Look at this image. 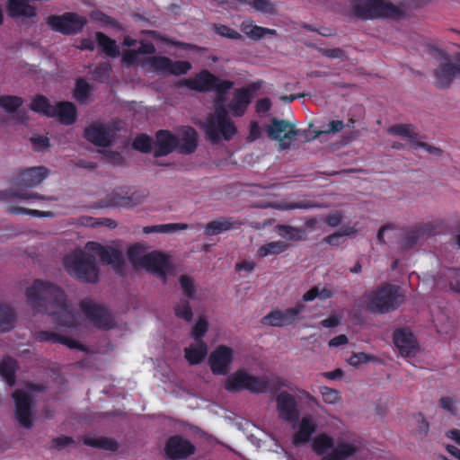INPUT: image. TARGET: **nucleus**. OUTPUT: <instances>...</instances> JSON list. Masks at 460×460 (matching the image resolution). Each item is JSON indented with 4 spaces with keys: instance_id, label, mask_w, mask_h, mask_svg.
<instances>
[{
    "instance_id": "obj_1",
    "label": "nucleus",
    "mask_w": 460,
    "mask_h": 460,
    "mask_svg": "<svg viewBox=\"0 0 460 460\" xmlns=\"http://www.w3.org/2000/svg\"><path fill=\"white\" fill-rule=\"evenodd\" d=\"M28 305L38 313H47L55 323L75 327L76 318L68 305L65 291L49 281L35 279L25 291Z\"/></svg>"
},
{
    "instance_id": "obj_2",
    "label": "nucleus",
    "mask_w": 460,
    "mask_h": 460,
    "mask_svg": "<svg viewBox=\"0 0 460 460\" xmlns=\"http://www.w3.org/2000/svg\"><path fill=\"white\" fill-rule=\"evenodd\" d=\"M63 264L66 272L81 282L95 284L99 281L100 270L93 254L75 250L64 258Z\"/></svg>"
},
{
    "instance_id": "obj_3",
    "label": "nucleus",
    "mask_w": 460,
    "mask_h": 460,
    "mask_svg": "<svg viewBox=\"0 0 460 460\" xmlns=\"http://www.w3.org/2000/svg\"><path fill=\"white\" fill-rule=\"evenodd\" d=\"M234 82L221 79L208 69L201 70L193 78H184L178 83V86H185L198 93L216 92V104L225 103L226 93L234 87Z\"/></svg>"
},
{
    "instance_id": "obj_4",
    "label": "nucleus",
    "mask_w": 460,
    "mask_h": 460,
    "mask_svg": "<svg viewBox=\"0 0 460 460\" xmlns=\"http://www.w3.org/2000/svg\"><path fill=\"white\" fill-rule=\"evenodd\" d=\"M352 13L355 17L362 20L376 18L398 20L404 16L402 9L385 0H356L352 5Z\"/></svg>"
},
{
    "instance_id": "obj_5",
    "label": "nucleus",
    "mask_w": 460,
    "mask_h": 460,
    "mask_svg": "<svg viewBox=\"0 0 460 460\" xmlns=\"http://www.w3.org/2000/svg\"><path fill=\"white\" fill-rule=\"evenodd\" d=\"M216 105L214 114L208 118L206 124L207 137L213 144L218 143L221 137L228 141L237 132V128L230 119L224 103Z\"/></svg>"
},
{
    "instance_id": "obj_6",
    "label": "nucleus",
    "mask_w": 460,
    "mask_h": 460,
    "mask_svg": "<svg viewBox=\"0 0 460 460\" xmlns=\"http://www.w3.org/2000/svg\"><path fill=\"white\" fill-rule=\"evenodd\" d=\"M404 297L401 287L386 283L373 292L368 308L374 313L385 314L397 309Z\"/></svg>"
},
{
    "instance_id": "obj_7",
    "label": "nucleus",
    "mask_w": 460,
    "mask_h": 460,
    "mask_svg": "<svg viewBox=\"0 0 460 460\" xmlns=\"http://www.w3.org/2000/svg\"><path fill=\"white\" fill-rule=\"evenodd\" d=\"M47 24L53 31L70 36L81 33L87 24V19L77 13L66 12L60 15H49Z\"/></svg>"
},
{
    "instance_id": "obj_8",
    "label": "nucleus",
    "mask_w": 460,
    "mask_h": 460,
    "mask_svg": "<svg viewBox=\"0 0 460 460\" xmlns=\"http://www.w3.org/2000/svg\"><path fill=\"white\" fill-rule=\"evenodd\" d=\"M79 306L85 317L97 329L111 330L114 328V318L110 310L104 305L85 299L80 302Z\"/></svg>"
},
{
    "instance_id": "obj_9",
    "label": "nucleus",
    "mask_w": 460,
    "mask_h": 460,
    "mask_svg": "<svg viewBox=\"0 0 460 460\" xmlns=\"http://www.w3.org/2000/svg\"><path fill=\"white\" fill-rule=\"evenodd\" d=\"M267 129L268 137L272 140H279V148L286 150L290 147L298 135V130L288 120L272 118Z\"/></svg>"
},
{
    "instance_id": "obj_10",
    "label": "nucleus",
    "mask_w": 460,
    "mask_h": 460,
    "mask_svg": "<svg viewBox=\"0 0 460 460\" xmlns=\"http://www.w3.org/2000/svg\"><path fill=\"white\" fill-rule=\"evenodd\" d=\"M118 130L114 124L94 122L85 128L84 137L96 146L108 147L112 145Z\"/></svg>"
},
{
    "instance_id": "obj_11",
    "label": "nucleus",
    "mask_w": 460,
    "mask_h": 460,
    "mask_svg": "<svg viewBox=\"0 0 460 460\" xmlns=\"http://www.w3.org/2000/svg\"><path fill=\"white\" fill-rule=\"evenodd\" d=\"M85 248L97 255L102 264L111 265L117 272L123 270L125 259L120 250L113 246L102 245L97 242H88Z\"/></svg>"
},
{
    "instance_id": "obj_12",
    "label": "nucleus",
    "mask_w": 460,
    "mask_h": 460,
    "mask_svg": "<svg viewBox=\"0 0 460 460\" xmlns=\"http://www.w3.org/2000/svg\"><path fill=\"white\" fill-rule=\"evenodd\" d=\"M146 62L155 73H168L176 76L186 75L192 68L189 61L172 60L163 56L149 57Z\"/></svg>"
},
{
    "instance_id": "obj_13",
    "label": "nucleus",
    "mask_w": 460,
    "mask_h": 460,
    "mask_svg": "<svg viewBox=\"0 0 460 460\" xmlns=\"http://www.w3.org/2000/svg\"><path fill=\"white\" fill-rule=\"evenodd\" d=\"M14 401V412L19 425L25 429H31L33 425L31 396L22 389H17L12 395Z\"/></svg>"
},
{
    "instance_id": "obj_14",
    "label": "nucleus",
    "mask_w": 460,
    "mask_h": 460,
    "mask_svg": "<svg viewBox=\"0 0 460 460\" xmlns=\"http://www.w3.org/2000/svg\"><path fill=\"white\" fill-rule=\"evenodd\" d=\"M305 308L303 303H297L294 307L286 310H272L262 317L261 323L273 327L292 325L299 320V314Z\"/></svg>"
},
{
    "instance_id": "obj_15",
    "label": "nucleus",
    "mask_w": 460,
    "mask_h": 460,
    "mask_svg": "<svg viewBox=\"0 0 460 460\" xmlns=\"http://www.w3.org/2000/svg\"><path fill=\"white\" fill-rule=\"evenodd\" d=\"M49 174L50 171L45 166L29 167L18 170L11 181L17 188H34L39 186Z\"/></svg>"
},
{
    "instance_id": "obj_16",
    "label": "nucleus",
    "mask_w": 460,
    "mask_h": 460,
    "mask_svg": "<svg viewBox=\"0 0 460 460\" xmlns=\"http://www.w3.org/2000/svg\"><path fill=\"white\" fill-rule=\"evenodd\" d=\"M276 408L279 418L283 421L296 424L300 419V409L296 397L287 391L277 394Z\"/></svg>"
},
{
    "instance_id": "obj_17",
    "label": "nucleus",
    "mask_w": 460,
    "mask_h": 460,
    "mask_svg": "<svg viewBox=\"0 0 460 460\" xmlns=\"http://www.w3.org/2000/svg\"><path fill=\"white\" fill-rule=\"evenodd\" d=\"M164 452L172 460L186 459L195 454V446L188 439L179 435L170 437L164 447Z\"/></svg>"
},
{
    "instance_id": "obj_18",
    "label": "nucleus",
    "mask_w": 460,
    "mask_h": 460,
    "mask_svg": "<svg viewBox=\"0 0 460 460\" xmlns=\"http://www.w3.org/2000/svg\"><path fill=\"white\" fill-rule=\"evenodd\" d=\"M233 349L227 346L220 345L208 358V365L213 374L226 375L233 361Z\"/></svg>"
},
{
    "instance_id": "obj_19",
    "label": "nucleus",
    "mask_w": 460,
    "mask_h": 460,
    "mask_svg": "<svg viewBox=\"0 0 460 460\" xmlns=\"http://www.w3.org/2000/svg\"><path fill=\"white\" fill-rule=\"evenodd\" d=\"M393 340L402 357H414L419 350L418 341L409 329H396Z\"/></svg>"
},
{
    "instance_id": "obj_20",
    "label": "nucleus",
    "mask_w": 460,
    "mask_h": 460,
    "mask_svg": "<svg viewBox=\"0 0 460 460\" xmlns=\"http://www.w3.org/2000/svg\"><path fill=\"white\" fill-rule=\"evenodd\" d=\"M140 266L165 279L170 264L167 256L159 252H153L142 258Z\"/></svg>"
},
{
    "instance_id": "obj_21",
    "label": "nucleus",
    "mask_w": 460,
    "mask_h": 460,
    "mask_svg": "<svg viewBox=\"0 0 460 460\" xmlns=\"http://www.w3.org/2000/svg\"><path fill=\"white\" fill-rule=\"evenodd\" d=\"M179 137L169 130L160 129L155 135L154 156L158 158L172 154L177 150Z\"/></svg>"
},
{
    "instance_id": "obj_22",
    "label": "nucleus",
    "mask_w": 460,
    "mask_h": 460,
    "mask_svg": "<svg viewBox=\"0 0 460 460\" xmlns=\"http://www.w3.org/2000/svg\"><path fill=\"white\" fill-rule=\"evenodd\" d=\"M456 74H460V55L456 64L444 62L434 72L435 85L439 89L448 88Z\"/></svg>"
},
{
    "instance_id": "obj_23",
    "label": "nucleus",
    "mask_w": 460,
    "mask_h": 460,
    "mask_svg": "<svg viewBox=\"0 0 460 460\" xmlns=\"http://www.w3.org/2000/svg\"><path fill=\"white\" fill-rule=\"evenodd\" d=\"M242 225V221L238 218L222 217L217 220L208 222L204 227V234L208 236L217 235L226 231L237 229Z\"/></svg>"
},
{
    "instance_id": "obj_24",
    "label": "nucleus",
    "mask_w": 460,
    "mask_h": 460,
    "mask_svg": "<svg viewBox=\"0 0 460 460\" xmlns=\"http://www.w3.org/2000/svg\"><path fill=\"white\" fill-rule=\"evenodd\" d=\"M252 100L247 94L246 89L237 88L234 90L233 98L226 108L234 117H243L249 105L252 103Z\"/></svg>"
},
{
    "instance_id": "obj_25",
    "label": "nucleus",
    "mask_w": 460,
    "mask_h": 460,
    "mask_svg": "<svg viewBox=\"0 0 460 460\" xmlns=\"http://www.w3.org/2000/svg\"><path fill=\"white\" fill-rule=\"evenodd\" d=\"M316 429L317 425L313 417L311 415L304 416L299 421L297 431L293 435V444L300 446L308 443Z\"/></svg>"
},
{
    "instance_id": "obj_26",
    "label": "nucleus",
    "mask_w": 460,
    "mask_h": 460,
    "mask_svg": "<svg viewBox=\"0 0 460 460\" xmlns=\"http://www.w3.org/2000/svg\"><path fill=\"white\" fill-rule=\"evenodd\" d=\"M35 340L39 342L50 341L52 343H60L66 345L69 349H77L82 351L85 350L84 346L77 341L50 331L37 332L35 333Z\"/></svg>"
},
{
    "instance_id": "obj_27",
    "label": "nucleus",
    "mask_w": 460,
    "mask_h": 460,
    "mask_svg": "<svg viewBox=\"0 0 460 460\" xmlns=\"http://www.w3.org/2000/svg\"><path fill=\"white\" fill-rule=\"evenodd\" d=\"M198 147V133L192 127L183 128L181 136L179 137L177 150L182 155L193 154Z\"/></svg>"
},
{
    "instance_id": "obj_28",
    "label": "nucleus",
    "mask_w": 460,
    "mask_h": 460,
    "mask_svg": "<svg viewBox=\"0 0 460 460\" xmlns=\"http://www.w3.org/2000/svg\"><path fill=\"white\" fill-rule=\"evenodd\" d=\"M55 117L58 120L66 126L73 125L77 119V110L71 102H59L55 106Z\"/></svg>"
},
{
    "instance_id": "obj_29",
    "label": "nucleus",
    "mask_w": 460,
    "mask_h": 460,
    "mask_svg": "<svg viewBox=\"0 0 460 460\" xmlns=\"http://www.w3.org/2000/svg\"><path fill=\"white\" fill-rule=\"evenodd\" d=\"M7 13L12 18L36 16V8L28 0H7Z\"/></svg>"
},
{
    "instance_id": "obj_30",
    "label": "nucleus",
    "mask_w": 460,
    "mask_h": 460,
    "mask_svg": "<svg viewBox=\"0 0 460 460\" xmlns=\"http://www.w3.org/2000/svg\"><path fill=\"white\" fill-rule=\"evenodd\" d=\"M241 31L249 39L259 40L267 35L277 36L278 32L274 29L261 27L252 23L251 20H245L241 23Z\"/></svg>"
},
{
    "instance_id": "obj_31",
    "label": "nucleus",
    "mask_w": 460,
    "mask_h": 460,
    "mask_svg": "<svg viewBox=\"0 0 460 460\" xmlns=\"http://www.w3.org/2000/svg\"><path fill=\"white\" fill-rule=\"evenodd\" d=\"M249 374L245 370H237L229 376L225 383V388L228 392L236 393L246 390Z\"/></svg>"
},
{
    "instance_id": "obj_32",
    "label": "nucleus",
    "mask_w": 460,
    "mask_h": 460,
    "mask_svg": "<svg viewBox=\"0 0 460 460\" xmlns=\"http://www.w3.org/2000/svg\"><path fill=\"white\" fill-rule=\"evenodd\" d=\"M17 368V361L11 357H6L0 362V376L7 385L13 386L15 385V373Z\"/></svg>"
},
{
    "instance_id": "obj_33",
    "label": "nucleus",
    "mask_w": 460,
    "mask_h": 460,
    "mask_svg": "<svg viewBox=\"0 0 460 460\" xmlns=\"http://www.w3.org/2000/svg\"><path fill=\"white\" fill-rule=\"evenodd\" d=\"M356 452V446L347 442H341L333 447L331 453L322 457L321 460H344L355 455Z\"/></svg>"
},
{
    "instance_id": "obj_34",
    "label": "nucleus",
    "mask_w": 460,
    "mask_h": 460,
    "mask_svg": "<svg viewBox=\"0 0 460 460\" xmlns=\"http://www.w3.org/2000/svg\"><path fill=\"white\" fill-rule=\"evenodd\" d=\"M93 91V86L85 78H77L73 90V98L79 103H86Z\"/></svg>"
},
{
    "instance_id": "obj_35",
    "label": "nucleus",
    "mask_w": 460,
    "mask_h": 460,
    "mask_svg": "<svg viewBox=\"0 0 460 460\" xmlns=\"http://www.w3.org/2000/svg\"><path fill=\"white\" fill-rule=\"evenodd\" d=\"M30 108L34 112L43 114L48 118L55 117V106L42 94H38L32 99Z\"/></svg>"
},
{
    "instance_id": "obj_36",
    "label": "nucleus",
    "mask_w": 460,
    "mask_h": 460,
    "mask_svg": "<svg viewBox=\"0 0 460 460\" xmlns=\"http://www.w3.org/2000/svg\"><path fill=\"white\" fill-rule=\"evenodd\" d=\"M95 39L98 46L107 56L112 58L119 56V49L115 40L111 39L102 31L95 33Z\"/></svg>"
},
{
    "instance_id": "obj_37",
    "label": "nucleus",
    "mask_w": 460,
    "mask_h": 460,
    "mask_svg": "<svg viewBox=\"0 0 460 460\" xmlns=\"http://www.w3.org/2000/svg\"><path fill=\"white\" fill-rule=\"evenodd\" d=\"M83 442L86 446L111 452L117 451L119 447L116 440L106 437L92 438L85 436L83 438Z\"/></svg>"
},
{
    "instance_id": "obj_38",
    "label": "nucleus",
    "mask_w": 460,
    "mask_h": 460,
    "mask_svg": "<svg viewBox=\"0 0 460 460\" xmlns=\"http://www.w3.org/2000/svg\"><path fill=\"white\" fill-rule=\"evenodd\" d=\"M207 354L208 346L203 341L197 342L196 346L185 349V358L190 365L199 364L206 358Z\"/></svg>"
},
{
    "instance_id": "obj_39",
    "label": "nucleus",
    "mask_w": 460,
    "mask_h": 460,
    "mask_svg": "<svg viewBox=\"0 0 460 460\" xmlns=\"http://www.w3.org/2000/svg\"><path fill=\"white\" fill-rule=\"evenodd\" d=\"M145 33L149 35L150 37H152L153 40H160L165 44L174 46L175 48H178V49H181L183 50H195V51L199 50V47L195 44L186 43V42L179 41L174 39H171L165 35H162L161 33H159L156 31H145Z\"/></svg>"
},
{
    "instance_id": "obj_40",
    "label": "nucleus",
    "mask_w": 460,
    "mask_h": 460,
    "mask_svg": "<svg viewBox=\"0 0 460 460\" xmlns=\"http://www.w3.org/2000/svg\"><path fill=\"white\" fill-rule=\"evenodd\" d=\"M333 438L326 433L317 435L313 440L312 445L313 451L317 456H322L323 457L327 455L328 450L333 449Z\"/></svg>"
},
{
    "instance_id": "obj_41",
    "label": "nucleus",
    "mask_w": 460,
    "mask_h": 460,
    "mask_svg": "<svg viewBox=\"0 0 460 460\" xmlns=\"http://www.w3.org/2000/svg\"><path fill=\"white\" fill-rule=\"evenodd\" d=\"M10 198H17L22 200H31V199H37V200H53V198L46 197L44 195H40L36 192L32 191H27V190H10L8 191H3L0 192V199H7Z\"/></svg>"
},
{
    "instance_id": "obj_42",
    "label": "nucleus",
    "mask_w": 460,
    "mask_h": 460,
    "mask_svg": "<svg viewBox=\"0 0 460 460\" xmlns=\"http://www.w3.org/2000/svg\"><path fill=\"white\" fill-rule=\"evenodd\" d=\"M425 227L423 226H416L409 229L402 237V247L403 250H410L413 248L419 242V240L425 234Z\"/></svg>"
},
{
    "instance_id": "obj_43",
    "label": "nucleus",
    "mask_w": 460,
    "mask_h": 460,
    "mask_svg": "<svg viewBox=\"0 0 460 460\" xmlns=\"http://www.w3.org/2000/svg\"><path fill=\"white\" fill-rule=\"evenodd\" d=\"M276 228L280 236L286 237L289 241H304L306 239V233L303 228L288 225H278Z\"/></svg>"
},
{
    "instance_id": "obj_44",
    "label": "nucleus",
    "mask_w": 460,
    "mask_h": 460,
    "mask_svg": "<svg viewBox=\"0 0 460 460\" xmlns=\"http://www.w3.org/2000/svg\"><path fill=\"white\" fill-rule=\"evenodd\" d=\"M270 379L266 376H248L246 391L252 394H263L269 391Z\"/></svg>"
},
{
    "instance_id": "obj_45",
    "label": "nucleus",
    "mask_w": 460,
    "mask_h": 460,
    "mask_svg": "<svg viewBox=\"0 0 460 460\" xmlns=\"http://www.w3.org/2000/svg\"><path fill=\"white\" fill-rule=\"evenodd\" d=\"M288 248V244L284 241L270 242L261 246L257 251V254L261 258L269 255H279L285 252Z\"/></svg>"
},
{
    "instance_id": "obj_46",
    "label": "nucleus",
    "mask_w": 460,
    "mask_h": 460,
    "mask_svg": "<svg viewBox=\"0 0 460 460\" xmlns=\"http://www.w3.org/2000/svg\"><path fill=\"white\" fill-rule=\"evenodd\" d=\"M16 315L14 311L6 305L0 304V332L11 331L15 323Z\"/></svg>"
},
{
    "instance_id": "obj_47",
    "label": "nucleus",
    "mask_w": 460,
    "mask_h": 460,
    "mask_svg": "<svg viewBox=\"0 0 460 460\" xmlns=\"http://www.w3.org/2000/svg\"><path fill=\"white\" fill-rule=\"evenodd\" d=\"M189 228V226L184 223H170V224H163V225H155V226H148L143 228V233L146 234L152 233H172L179 230H186Z\"/></svg>"
},
{
    "instance_id": "obj_48",
    "label": "nucleus",
    "mask_w": 460,
    "mask_h": 460,
    "mask_svg": "<svg viewBox=\"0 0 460 460\" xmlns=\"http://www.w3.org/2000/svg\"><path fill=\"white\" fill-rule=\"evenodd\" d=\"M389 132L393 135L408 137L411 143L415 146V142H418V133L412 125L410 124H397L389 128Z\"/></svg>"
},
{
    "instance_id": "obj_49",
    "label": "nucleus",
    "mask_w": 460,
    "mask_h": 460,
    "mask_svg": "<svg viewBox=\"0 0 460 460\" xmlns=\"http://www.w3.org/2000/svg\"><path fill=\"white\" fill-rule=\"evenodd\" d=\"M23 104V99L14 95L0 96V107L7 113H14Z\"/></svg>"
},
{
    "instance_id": "obj_50",
    "label": "nucleus",
    "mask_w": 460,
    "mask_h": 460,
    "mask_svg": "<svg viewBox=\"0 0 460 460\" xmlns=\"http://www.w3.org/2000/svg\"><path fill=\"white\" fill-rule=\"evenodd\" d=\"M237 2L251 5L254 10L268 13L274 14L276 13V9L274 4L270 0H236Z\"/></svg>"
},
{
    "instance_id": "obj_51",
    "label": "nucleus",
    "mask_w": 460,
    "mask_h": 460,
    "mask_svg": "<svg viewBox=\"0 0 460 460\" xmlns=\"http://www.w3.org/2000/svg\"><path fill=\"white\" fill-rule=\"evenodd\" d=\"M174 314L176 317L182 319L186 322H191L193 313L190 302L186 298H181L179 303L174 306Z\"/></svg>"
},
{
    "instance_id": "obj_52",
    "label": "nucleus",
    "mask_w": 460,
    "mask_h": 460,
    "mask_svg": "<svg viewBox=\"0 0 460 460\" xmlns=\"http://www.w3.org/2000/svg\"><path fill=\"white\" fill-rule=\"evenodd\" d=\"M152 138L146 134H140L136 137L132 143V147L141 153H150L152 151Z\"/></svg>"
},
{
    "instance_id": "obj_53",
    "label": "nucleus",
    "mask_w": 460,
    "mask_h": 460,
    "mask_svg": "<svg viewBox=\"0 0 460 460\" xmlns=\"http://www.w3.org/2000/svg\"><path fill=\"white\" fill-rule=\"evenodd\" d=\"M179 283L185 296L190 299L196 297V285L191 277L181 275L179 279Z\"/></svg>"
},
{
    "instance_id": "obj_54",
    "label": "nucleus",
    "mask_w": 460,
    "mask_h": 460,
    "mask_svg": "<svg viewBox=\"0 0 460 460\" xmlns=\"http://www.w3.org/2000/svg\"><path fill=\"white\" fill-rule=\"evenodd\" d=\"M91 17L94 20V21H97L104 25H107V26H110V27H112L116 30H121L122 29V26L121 24L116 20L114 19L113 17L104 13L103 12H101V11H96V12H93L92 14H91Z\"/></svg>"
},
{
    "instance_id": "obj_55",
    "label": "nucleus",
    "mask_w": 460,
    "mask_h": 460,
    "mask_svg": "<svg viewBox=\"0 0 460 460\" xmlns=\"http://www.w3.org/2000/svg\"><path fill=\"white\" fill-rule=\"evenodd\" d=\"M9 211L12 214L22 215L26 214L34 217H51L53 213L50 211H41L38 209H29L22 207H12Z\"/></svg>"
},
{
    "instance_id": "obj_56",
    "label": "nucleus",
    "mask_w": 460,
    "mask_h": 460,
    "mask_svg": "<svg viewBox=\"0 0 460 460\" xmlns=\"http://www.w3.org/2000/svg\"><path fill=\"white\" fill-rule=\"evenodd\" d=\"M208 330V322L203 318L199 317L194 327L192 328L191 336L196 341V342H199L200 341H203V337L207 333Z\"/></svg>"
},
{
    "instance_id": "obj_57",
    "label": "nucleus",
    "mask_w": 460,
    "mask_h": 460,
    "mask_svg": "<svg viewBox=\"0 0 460 460\" xmlns=\"http://www.w3.org/2000/svg\"><path fill=\"white\" fill-rule=\"evenodd\" d=\"M214 31L217 34L230 40L243 39V36L237 31L225 24H214Z\"/></svg>"
},
{
    "instance_id": "obj_58",
    "label": "nucleus",
    "mask_w": 460,
    "mask_h": 460,
    "mask_svg": "<svg viewBox=\"0 0 460 460\" xmlns=\"http://www.w3.org/2000/svg\"><path fill=\"white\" fill-rule=\"evenodd\" d=\"M146 196L147 194L144 190L134 191L130 196L122 198V201L119 204L127 207H135L142 203Z\"/></svg>"
},
{
    "instance_id": "obj_59",
    "label": "nucleus",
    "mask_w": 460,
    "mask_h": 460,
    "mask_svg": "<svg viewBox=\"0 0 460 460\" xmlns=\"http://www.w3.org/2000/svg\"><path fill=\"white\" fill-rule=\"evenodd\" d=\"M145 255L142 246L137 243L131 245L127 251L128 259L134 266L140 265Z\"/></svg>"
},
{
    "instance_id": "obj_60",
    "label": "nucleus",
    "mask_w": 460,
    "mask_h": 460,
    "mask_svg": "<svg viewBox=\"0 0 460 460\" xmlns=\"http://www.w3.org/2000/svg\"><path fill=\"white\" fill-rule=\"evenodd\" d=\"M353 233L352 229L348 227L347 229H341L334 234H332L328 236H326L323 239V242L332 245V246H338L341 244V241L342 237L346 235H349Z\"/></svg>"
},
{
    "instance_id": "obj_61",
    "label": "nucleus",
    "mask_w": 460,
    "mask_h": 460,
    "mask_svg": "<svg viewBox=\"0 0 460 460\" xmlns=\"http://www.w3.org/2000/svg\"><path fill=\"white\" fill-rule=\"evenodd\" d=\"M321 394L324 402L333 404L341 399V393L338 390L330 388L328 386H323L321 388Z\"/></svg>"
},
{
    "instance_id": "obj_62",
    "label": "nucleus",
    "mask_w": 460,
    "mask_h": 460,
    "mask_svg": "<svg viewBox=\"0 0 460 460\" xmlns=\"http://www.w3.org/2000/svg\"><path fill=\"white\" fill-rule=\"evenodd\" d=\"M439 406L446 411L456 416L457 414L456 401L449 396H442L439 399Z\"/></svg>"
},
{
    "instance_id": "obj_63",
    "label": "nucleus",
    "mask_w": 460,
    "mask_h": 460,
    "mask_svg": "<svg viewBox=\"0 0 460 460\" xmlns=\"http://www.w3.org/2000/svg\"><path fill=\"white\" fill-rule=\"evenodd\" d=\"M283 387L290 388L288 381H287L279 376H273L271 379H270L269 391L270 393L275 394Z\"/></svg>"
},
{
    "instance_id": "obj_64",
    "label": "nucleus",
    "mask_w": 460,
    "mask_h": 460,
    "mask_svg": "<svg viewBox=\"0 0 460 460\" xmlns=\"http://www.w3.org/2000/svg\"><path fill=\"white\" fill-rule=\"evenodd\" d=\"M33 149L35 151H42L49 146V139L45 136H37L31 138Z\"/></svg>"
}]
</instances>
